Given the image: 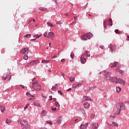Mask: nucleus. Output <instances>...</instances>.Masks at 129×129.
<instances>
[{
  "instance_id": "obj_5",
  "label": "nucleus",
  "mask_w": 129,
  "mask_h": 129,
  "mask_svg": "<svg viewBox=\"0 0 129 129\" xmlns=\"http://www.w3.org/2000/svg\"><path fill=\"white\" fill-rule=\"evenodd\" d=\"M104 76L106 80H110V81L113 82V81L114 80V78L111 77V72H107L106 73H105Z\"/></svg>"
},
{
  "instance_id": "obj_55",
  "label": "nucleus",
  "mask_w": 129,
  "mask_h": 129,
  "mask_svg": "<svg viewBox=\"0 0 129 129\" xmlns=\"http://www.w3.org/2000/svg\"><path fill=\"white\" fill-rule=\"evenodd\" d=\"M54 58H57V56L56 55H54V56H52L51 57V59H54Z\"/></svg>"
},
{
  "instance_id": "obj_53",
  "label": "nucleus",
  "mask_w": 129,
  "mask_h": 129,
  "mask_svg": "<svg viewBox=\"0 0 129 129\" xmlns=\"http://www.w3.org/2000/svg\"><path fill=\"white\" fill-rule=\"evenodd\" d=\"M58 94H60V95H62V92L61 91H58Z\"/></svg>"
},
{
  "instance_id": "obj_38",
  "label": "nucleus",
  "mask_w": 129,
  "mask_h": 129,
  "mask_svg": "<svg viewBox=\"0 0 129 129\" xmlns=\"http://www.w3.org/2000/svg\"><path fill=\"white\" fill-rule=\"evenodd\" d=\"M26 95H27V96H29V97L31 96V97H34V96L31 95V94H30L29 92H27V93H26Z\"/></svg>"
},
{
  "instance_id": "obj_47",
  "label": "nucleus",
  "mask_w": 129,
  "mask_h": 129,
  "mask_svg": "<svg viewBox=\"0 0 129 129\" xmlns=\"http://www.w3.org/2000/svg\"><path fill=\"white\" fill-rule=\"evenodd\" d=\"M47 25H48L49 26H50V27H54L53 25H52V24L49 23V22H47Z\"/></svg>"
},
{
  "instance_id": "obj_19",
  "label": "nucleus",
  "mask_w": 129,
  "mask_h": 129,
  "mask_svg": "<svg viewBox=\"0 0 129 129\" xmlns=\"http://www.w3.org/2000/svg\"><path fill=\"white\" fill-rule=\"evenodd\" d=\"M108 124L111 126H118L117 123H115V122H112V123H108Z\"/></svg>"
},
{
  "instance_id": "obj_3",
  "label": "nucleus",
  "mask_w": 129,
  "mask_h": 129,
  "mask_svg": "<svg viewBox=\"0 0 129 129\" xmlns=\"http://www.w3.org/2000/svg\"><path fill=\"white\" fill-rule=\"evenodd\" d=\"M32 84V87L35 91H40V90H41V85L39 84L38 81L33 82Z\"/></svg>"
},
{
  "instance_id": "obj_14",
  "label": "nucleus",
  "mask_w": 129,
  "mask_h": 129,
  "mask_svg": "<svg viewBox=\"0 0 129 129\" xmlns=\"http://www.w3.org/2000/svg\"><path fill=\"white\" fill-rule=\"evenodd\" d=\"M107 24L108 25L110 26H112V20L111 19H109L107 21H106Z\"/></svg>"
},
{
  "instance_id": "obj_60",
  "label": "nucleus",
  "mask_w": 129,
  "mask_h": 129,
  "mask_svg": "<svg viewBox=\"0 0 129 129\" xmlns=\"http://www.w3.org/2000/svg\"><path fill=\"white\" fill-rule=\"evenodd\" d=\"M54 2L55 3V4H56V5H58V3L57 2V0H54Z\"/></svg>"
},
{
  "instance_id": "obj_28",
  "label": "nucleus",
  "mask_w": 129,
  "mask_h": 129,
  "mask_svg": "<svg viewBox=\"0 0 129 129\" xmlns=\"http://www.w3.org/2000/svg\"><path fill=\"white\" fill-rule=\"evenodd\" d=\"M81 39L83 41H87V39H86V38H85V36L84 35H83L82 36H81Z\"/></svg>"
},
{
  "instance_id": "obj_7",
  "label": "nucleus",
  "mask_w": 129,
  "mask_h": 129,
  "mask_svg": "<svg viewBox=\"0 0 129 129\" xmlns=\"http://www.w3.org/2000/svg\"><path fill=\"white\" fill-rule=\"evenodd\" d=\"M84 36H85V37L86 38H87V39H91V38H92V37H93V35H92V33H88L87 34H84Z\"/></svg>"
},
{
  "instance_id": "obj_6",
  "label": "nucleus",
  "mask_w": 129,
  "mask_h": 129,
  "mask_svg": "<svg viewBox=\"0 0 129 129\" xmlns=\"http://www.w3.org/2000/svg\"><path fill=\"white\" fill-rule=\"evenodd\" d=\"M54 37H55V33H54V32H50L48 33V35L47 36V38H48V39H51V40H53V38H54Z\"/></svg>"
},
{
  "instance_id": "obj_8",
  "label": "nucleus",
  "mask_w": 129,
  "mask_h": 129,
  "mask_svg": "<svg viewBox=\"0 0 129 129\" xmlns=\"http://www.w3.org/2000/svg\"><path fill=\"white\" fill-rule=\"evenodd\" d=\"M80 59L81 62L82 64H85V63H86V58H84V55H82Z\"/></svg>"
},
{
  "instance_id": "obj_30",
  "label": "nucleus",
  "mask_w": 129,
  "mask_h": 129,
  "mask_svg": "<svg viewBox=\"0 0 129 129\" xmlns=\"http://www.w3.org/2000/svg\"><path fill=\"white\" fill-rule=\"evenodd\" d=\"M12 122V120L11 119H7L6 121V123H11Z\"/></svg>"
},
{
  "instance_id": "obj_57",
  "label": "nucleus",
  "mask_w": 129,
  "mask_h": 129,
  "mask_svg": "<svg viewBox=\"0 0 129 129\" xmlns=\"http://www.w3.org/2000/svg\"><path fill=\"white\" fill-rule=\"evenodd\" d=\"M100 48H101V49H103L104 47L102 45H100Z\"/></svg>"
},
{
  "instance_id": "obj_42",
  "label": "nucleus",
  "mask_w": 129,
  "mask_h": 129,
  "mask_svg": "<svg viewBox=\"0 0 129 129\" xmlns=\"http://www.w3.org/2000/svg\"><path fill=\"white\" fill-rule=\"evenodd\" d=\"M113 46H114V45H112V44H109V45H108V47H109L110 49H111V50H112V48H113Z\"/></svg>"
},
{
  "instance_id": "obj_44",
  "label": "nucleus",
  "mask_w": 129,
  "mask_h": 129,
  "mask_svg": "<svg viewBox=\"0 0 129 129\" xmlns=\"http://www.w3.org/2000/svg\"><path fill=\"white\" fill-rule=\"evenodd\" d=\"M114 51H115V46H113V48H112L111 49V52L112 53V52H113Z\"/></svg>"
},
{
  "instance_id": "obj_62",
  "label": "nucleus",
  "mask_w": 129,
  "mask_h": 129,
  "mask_svg": "<svg viewBox=\"0 0 129 129\" xmlns=\"http://www.w3.org/2000/svg\"><path fill=\"white\" fill-rule=\"evenodd\" d=\"M49 97L50 98V99L49 100H50V101H51V100L52 99V96H50Z\"/></svg>"
},
{
  "instance_id": "obj_51",
  "label": "nucleus",
  "mask_w": 129,
  "mask_h": 129,
  "mask_svg": "<svg viewBox=\"0 0 129 129\" xmlns=\"http://www.w3.org/2000/svg\"><path fill=\"white\" fill-rule=\"evenodd\" d=\"M32 21L33 22V23H35L36 22V20L35 19H32L29 21V23H31Z\"/></svg>"
},
{
  "instance_id": "obj_13",
  "label": "nucleus",
  "mask_w": 129,
  "mask_h": 129,
  "mask_svg": "<svg viewBox=\"0 0 129 129\" xmlns=\"http://www.w3.org/2000/svg\"><path fill=\"white\" fill-rule=\"evenodd\" d=\"M37 62H38V60H32L30 63L31 66H34V65L37 64Z\"/></svg>"
},
{
  "instance_id": "obj_26",
  "label": "nucleus",
  "mask_w": 129,
  "mask_h": 129,
  "mask_svg": "<svg viewBox=\"0 0 129 129\" xmlns=\"http://www.w3.org/2000/svg\"><path fill=\"white\" fill-rule=\"evenodd\" d=\"M8 75L7 74H5L2 77L3 80H6L7 79V77H8Z\"/></svg>"
},
{
  "instance_id": "obj_22",
  "label": "nucleus",
  "mask_w": 129,
  "mask_h": 129,
  "mask_svg": "<svg viewBox=\"0 0 129 129\" xmlns=\"http://www.w3.org/2000/svg\"><path fill=\"white\" fill-rule=\"evenodd\" d=\"M47 114V111H45V110H43L41 112V115H42V116H46Z\"/></svg>"
},
{
  "instance_id": "obj_59",
  "label": "nucleus",
  "mask_w": 129,
  "mask_h": 129,
  "mask_svg": "<svg viewBox=\"0 0 129 129\" xmlns=\"http://www.w3.org/2000/svg\"><path fill=\"white\" fill-rule=\"evenodd\" d=\"M36 39L37 38L32 39H31V41H36Z\"/></svg>"
},
{
  "instance_id": "obj_37",
  "label": "nucleus",
  "mask_w": 129,
  "mask_h": 129,
  "mask_svg": "<svg viewBox=\"0 0 129 129\" xmlns=\"http://www.w3.org/2000/svg\"><path fill=\"white\" fill-rule=\"evenodd\" d=\"M70 81H71V82H73V81H74V80H75V78H70Z\"/></svg>"
},
{
  "instance_id": "obj_34",
  "label": "nucleus",
  "mask_w": 129,
  "mask_h": 129,
  "mask_svg": "<svg viewBox=\"0 0 129 129\" xmlns=\"http://www.w3.org/2000/svg\"><path fill=\"white\" fill-rule=\"evenodd\" d=\"M31 64L29 63H27L26 65H25V68H29V67H31Z\"/></svg>"
},
{
  "instance_id": "obj_61",
  "label": "nucleus",
  "mask_w": 129,
  "mask_h": 129,
  "mask_svg": "<svg viewBox=\"0 0 129 129\" xmlns=\"http://www.w3.org/2000/svg\"><path fill=\"white\" fill-rule=\"evenodd\" d=\"M105 26H106V24H105V22H104V27L105 28Z\"/></svg>"
},
{
  "instance_id": "obj_1",
  "label": "nucleus",
  "mask_w": 129,
  "mask_h": 129,
  "mask_svg": "<svg viewBox=\"0 0 129 129\" xmlns=\"http://www.w3.org/2000/svg\"><path fill=\"white\" fill-rule=\"evenodd\" d=\"M124 108V105H123V103L119 102L116 105V111L115 114H119L120 113V111L121 109H123Z\"/></svg>"
},
{
  "instance_id": "obj_27",
  "label": "nucleus",
  "mask_w": 129,
  "mask_h": 129,
  "mask_svg": "<svg viewBox=\"0 0 129 129\" xmlns=\"http://www.w3.org/2000/svg\"><path fill=\"white\" fill-rule=\"evenodd\" d=\"M116 92L117 93H119V92H120V90H121V88H120V87H116Z\"/></svg>"
},
{
  "instance_id": "obj_12",
  "label": "nucleus",
  "mask_w": 129,
  "mask_h": 129,
  "mask_svg": "<svg viewBox=\"0 0 129 129\" xmlns=\"http://www.w3.org/2000/svg\"><path fill=\"white\" fill-rule=\"evenodd\" d=\"M86 100H88V101H90L91 100V98H90V97L87 96H85L83 98V101H85Z\"/></svg>"
},
{
  "instance_id": "obj_9",
  "label": "nucleus",
  "mask_w": 129,
  "mask_h": 129,
  "mask_svg": "<svg viewBox=\"0 0 129 129\" xmlns=\"http://www.w3.org/2000/svg\"><path fill=\"white\" fill-rule=\"evenodd\" d=\"M98 123L92 124V129H97L98 128Z\"/></svg>"
},
{
  "instance_id": "obj_31",
  "label": "nucleus",
  "mask_w": 129,
  "mask_h": 129,
  "mask_svg": "<svg viewBox=\"0 0 129 129\" xmlns=\"http://www.w3.org/2000/svg\"><path fill=\"white\" fill-rule=\"evenodd\" d=\"M57 86L56 85L53 86L52 88V90H53L54 91H55V90H57Z\"/></svg>"
},
{
  "instance_id": "obj_64",
  "label": "nucleus",
  "mask_w": 129,
  "mask_h": 129,
  "mask_svg": "<svg viewBox=\"0 0 129 129\" xmlns=\"http://www.w3.org/2000/svg\"><path fill=\"white\" fill-rule=\"evenodd\" d=\"M71 88H69L68 90V91H70V90H71Z\"/></svg>"
},
{
  "instance_id": "obj_46",
  "label": "nucleus",
  "mask_w": 129,
  "mask_h": 129,
  "mask_svg": "<svg viewBox=\"0 0 129 129\" xmlns=\"http://www.w3.org/2000/svg\"><path fill=\"white\" fill-rule=\"evenodd\" d=\"M91 118H94L95 117V114H92L91 115Z\"/></svg>"
},
{
  "instance_id": "obj_40",
  "label": "nucleus",
  "mask_w": 129,
  "mask_h": 129,
  "mask_svg": "<svg viewBox=\"0 0 129 129\" xmlns=\"http://www.w3.org/2000/svg\"><path fill=\"white\" fill-rule=\"evenodd\" d=\"M115 33H116L117 34H120V33H121V32L118 31V29H116L115 30Z\"/></svg>"
},
{
  "instance_id": "obj_49",
  "label": "nucleus",
  "mask_w": 129,
  "mask_h": 129,
  "mask_svg": "<svg viewBox=\"0 0 129 129\" xmlns=\"http://www.w3.org/2000/svg\"><path fill=\"white\" fill-rule=\"evenodd\" d=\"M60 74H61V76H62L63 77H65V75L64 74V73L61 72Z\"/></svg>"
},
{
  "instance_id": "obj_17",
  "label": "nucleus",
  "mask_w": 129,
  "mask_h": 129,
  "mask_svg": "<svg viewBox=\"0 0 129 129\" xmlns=\"http://www.w3.org/2000/svg\"><path fill=\"white\" fill-rule=\"evenodd\" d=\"M84 106L85 108H89V107L90 106V103L89 102L85 103L84 104Z\"/></svg>"
},
{
  "instance_id": "obj_18",
  "label": "nucleus",
  "mask_w": 129,
  "mask_h": 129,
  "mask_svg": "<svg viewBox=\"0 0 129 129\" xmlns=\"http://www.w3.org/2000/svg\"><path fill=\"white\" fill-rule=\"evenodd\" d=\"M116 72H119V73H120L121 75H122V74H123V71L121 70H120L119 68H118L116 69Z\"/></svg>"
},
{
  "instance_id": "obj_48",
  "label": "nucleus",
  "mask_w": 129,
  "mask_h": 129,
  "mask_svg": "<svg viewBox=\"0 0 129 129\" xmlns=\"http://www.w3.org/2000/svg\"><path fill=\"white\" fill-rule=\"evenodd\" d=\"M48 34L47 33V32H45L44 34H43V36L44 37H47Z\"/></svg>"
},
{
  "instance_id": "obj_21",
  "label": "nucleus",
  "mask_w": 129,
  "mask_h": 129,
  "mask_svg": "<svg viewBox=\"0 0 129 129\" xmlns=\"http://www.w3.org/2000/svg\"><path fill=\"white\" fill-rule=\"evenodd\" d=\"M0 110H1L2 112H5V111H6V109L5 108V106H0Z\"/></svg>"
},
{
  "instance_id": "obj_41",
  "label": "nucleus",
  "mask_w": 129,
  "mask_h": 129,
  "mask_svg": "<svg viewBox=\"0 0 129 129\" xmlns=\"http://www.w3.org/2000/svg\"><path fill=\"white\" fill-rule=\"evenodd\" d=\"M25 38H31V34H26L25 36Z\"/></svg>"
},
{
  "instance_id": "obj_35",
  "label": "nucleus",
  "mask_w": 129,
  "mask_h": 129,
  "mask_svg": "<svg viewBox=\"0 0 129 129\" xmlns=\"http://www.w3.org/2000/svg\"><path fill=\"white\" fill-rule=\"evenodd\" d=\"M28 58H29V57L28 56V55H27V54L24 55V60H28Z\"/></svg>"
},
{
  "instance_id": "obj_58",
  "label": "nucleus",
  "mask_w": 129,
  "mask_h": 129,
  "mask_svg": "<svg viewBox=\"0 0 129 129\" xmlns=\"http://www.w3.org/2000/svg\"><path fill=\"white\" fill-rule=\"evenodd\" d=\"M27 108H28V106H26L24 107V110H26V109H27Z\"/></svg>"
},
{
  "instance_id": "obj_29",
  "label": "nucleus",
  "mask_w": 129,
  "mask_h": 129,
  "mask_svg": "<svg viewBox=\"0 0 129 129\" xmlns=\"http://www.w3.org/2000/svg\"><path fill=\"white\" fill-rule=\"evenodd\" d=\"M54 104L56 107H60V104H59V103L57 101H55L54 103Z\"/></svg>"
},
{
  "instance_id": "obj_33",
  "label": "nucleus",
  "mask_w": 129,
  "mask_h": 129,
  "mask_svg": "<svg viewBox=\"0 0 129 129\" xmlns=\"http://www.w3.org/2000/svg\"><path fill=\"white\" fill-rule=\"evenodd\" d=\"M41 62H42V63H49L50 61L49 60H42Z\"/></svg>"
},
{
  "instance_id": "obj_2",
  "label": "nucleus",
  "mask_w": 129,
  "mask_h": 129,
  "mask_svg": "<svg viewBox=\"0 0 129 129\" xmlns=\"http://www.w3.org/2000/svg\"><path fill=\"white\" fill-rule=\"evenodd\" d=\"M20 124L22 125L23 129H31V126L28 124V121L23 119L21 121Z\"/></svg>"
},
{
  "instance_id": "obj_36",
  "label": "nucleus",
  "mask_w": 129,
  "mask_h": 129,
  "mask_svg": "<svg viewBox=\"0 0 129 129\" xmlns=\"http://www.w3.org/2000/svg\"><path fill=\"white\" fill-rule=\"evenodd\" d=\"M39 10H40V11H46V9L44 8V7H39Z\"/></svg>"
},
{
  "instance_id": "obj_16",
  "label": "nucleus",
  "mask_w": 129,
  "mask_h": 129,
  "mask_svg": "<svg viewBox=\"0 0 129 129\" xmlns=\"http://www.w3.org/2000/svg\"><path fill=\"white\" fill-rule=\"evenodd\" d=\"M61 121H62V117H58L56 118L57 123H61Z\"/></svg>"
},
{
  "instance_id": "obj_50",
  "label": "nucleus",
  "mask_w": 129,
  "mask_h": 129,
  "mask_svg": "<svg viewBox=\"0 0 129 129\" xmlns=\"http://www.w3.org/2000/svg\"><path fill=\"white\" fill-rule=\"evenodd\" d=\"M61 62L62 63H65V59L63 58L61 59Z\"/></svg>"
},
{
  "instance_id": "obj_39",
  "label": "nucleus",
  "mask_w": 129,
  "mask_h": 129,
  "mask_svg": "<svg viewBox=\"0 0 129 129\" xmlns=\"http://www.w3.org/2000/svg\"><path fill=\"white\" fill-rule=\"evenodd\" d=\"M74 53H73V52H71V57L72 58V59H73V58H74Z\"/></svg>"
},
{
  "instance_id": "obj_52",
  "label": "nucleus",
  "mask_w": 129,
  "mask_h": 129,
  "mask_svg": "<svg viewBox=\"0 0 129 129\" xmlns=\"http://www.w3.org/2000/svg\"><path fill=\"white\" fill-rule=\"evenodd\" d=\"M110 119H113V118H114V116H110Z\"/></svg>"
},
{
  "instance_id": "obj_45",
  "label": "nucleus",
  "mask_w": 129,
  "mask_h": 129,
  "mask_svg": "<svg viewBox=\"0 0 129 129\" xmlns=\"http://www.w3.org/2000/svg\"><path fill=\"white\" fill-rule=\"evenodd\" d=\"M51 109L53 111H55L57 110V108H56V107H51Z\"/></svg>"
},
{
  "instance_id": "obj_63",
  "label": "nucleus",
  "mask_w": 129,
  "mask_h": 129,
  "mask_svg": "<svg viewBox=\"0 0 129 129\" xmlns=\"http://www.w3.org/2000/svg\"><path fill=\"white\" fill-rule=\"evenodd\" d=\"M21 87H22V88H25V86H23L22 85H21Z\"/></svg>"
},
{
  "instance_id": "obj_11",
  "label": "nucleus",
  "mask_w": 129,
  "mask_h": 129,
  "mask_svg": "<svg viewBox=\"0 0 129 129\" xmlns=\"http://www.w3.org/2000/svg\"><path fill=\"white\" fill-rule=\"evenodd\" d=\"M28 50H29V48H24L20 51V53H22V54H26V52H27V51H28Z\"/></svg>"
},
{
  "instance_id": "obj_20",
  "label": "nucleus",
  "mask_w": 129,
  "mask_h": 129,
  "mask_svg": "<svg viewBox=\"0 0 129 129\" xmlns=\"http://www.w3.org/2000/svg\"><path fill=\"white\" fill-rule=\"evenodd\" d=\"M84 55V57H90V54H88V51L85 50L84 53L83 54Z\"/></svg>"
},
{
  "instance_id": "obj_43",
  "label": "nucleus",
  "mask_w": 129,
  "mask_h": 129,
  "mask_svg": "<svg viewBox=\"0 0 129 129\" xmlns=\"http://www.w3.org/2000/svg\"><path fill=\"white\" fill-rule=\"evenodd\" d=\"M46 122H47V123H49L50 125L53 124V123L50 120H48V121H46Z\"/></svg>"
},
{
  "instance_id": "obj_15",
  "label": "nucleus",
  "mask_w": 129,
  "mask_h": 129,
  "mask_svg": "<svg viewBox=\"0 0 129 129\" xmlns=\"http://www.w3.org/2000/svg\"><path fill=\"white\" fill-rule=\"evenodd\" d=\"M78 111L80 112H82L83 114H86V113L85 112V110L83 109V108H80L78 109Z\"/></svg>"
},
{
  "instance_id": "obj_54",
  "label": "nucleus",
  "mask_w": 129,
  "mask_h": 129,
  "mask_svg": "<svg viewBox=\"0 0 129 129\" xmlns=\"http://www.w3.org/2000/svg\"><path fill=\"white\" fill-rule=\"evenodd\" d=\"M77 17H74V21H75V22H76V21H77Z\"/></svg>"
},
{
  "instance_id": "obj_32",
  "label": "nucleus",
  "mask_w": 129,
  "mask_h": 129,
  "mask_svg": "<svg viewBox=\"0 0 129 129\" xmlns=\"http://www.w3.org/2000/svg\"><path fill=\"white\" fill-rule=\"evenodd\" d=\"M42 36V34H40L39 35H38V34H35L34 35H33V37H36V39H38L39 38H40V37H41Z\"/></svg>"
},
{
  "instance_id": "obj_24",
  "label": "nucleus",
  "mask_w": 129,
  "mask_h": 129,
  "mask_svg": "<svg viewBox=\"0 0 129 129\" xmlns=\"http://www.w3.org/2000/svg\"><path fill=\"white\" fill-rule=\"evenodd\" d=\"M34 106H36V107H41V105L39 103H33Z\"/></svg>"
},
{
  "instance_id": "obj_10",
  "label": "nucleus",
  "mask_w": 129,
  "mask_h": 129,
  "mask_svg": "<svg viewBox=\"0 0 129 129\" xmlns=\"http://www.w3.org/2000/svg\"><path fill=\"white\" fill-rule=\"evenodd\" d=\"M88 123H85V124H81L80 126V129H86L87 128V126H88Z\"/></svg>"
},
{
  "instance_id": "obj_25",
  "label": "nucleus",
  "mask_w": 129,
  "mask_h": 129,
  "mask_svg": "<svg viewBox=\"0 0 129 129\" xmlns=\"http://www.w3.org/2000/svg\"><path fill=\"white\" fill-rule=\"evenodd\" d=\"M112 67H117L118 68H119V65L118 64V62L117 63H114L112 67H111V68H112Z\"/></svg>"
},
{
  "instance_id": "obj_4",
  "label": "nucleus",
  "mask_w": 129,
  "mask_h": 129,
  "mask_svg": "<svg viewBox=\"0 0 129 129\" xmlns=\"http://www.w3.org/2000/svg\"><path fill=\"white\" fill-rule=\"evenodd\" d=\"M113 82H114L115 83H119L120 84H122V85L123 86L125 85V81L120 78L117 79V77L114 78Z\"/></svg>"
},
{
  "instance_id": "obj_23",
  "label": "nucleus",
  "mask_w": 129,
  "mask_h": 129,
  "mask_svg": "<svg viewBox=\"0 0 129 129\" xmlns=\"http://www.w3.org/2000/svg\"><path fill=\"white\" fill-rule=\"evenodd\" d=\"M79 83H76L75 84H74L72 86V88H76V87H77V86H79Z\"/></svg>"
},
{
  "instance_id": "obj_56",
  "label": "nucleus",
  "mask_w": 129,
  "mask_h": 129,
  "mask_svg": "<svg viewBox=\"0 0 129 129\" xmlns=\"http://www.w3.org/2000/svg\"><path fill=\"white\" fill-rule=\"evenodd\" d=\"M126 40H127V41H129V36L128 35L127 36Z\"/></svg>"
}]
</instances>
